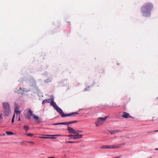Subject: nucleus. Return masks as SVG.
I'll use <instances>...</instances> for the list:
<instances>
[{
    "mask_svg": "<svg viewBox=\"0 0 158 158\" xmlns=\"http://www.w3.org/2000/svg\"><path fill=\"white\" fill-rule=\"evenodd\" d=\"M153 6L152 3L147 2L142 6L141 8V11L142 15L145 17L149 16Z\"/></svg>",
    "mask_w": 158,
    "mask_h": 158,
    "instance_id": "obj_1",
    "label": "nucleus"
},
{
    "mask_svg": "<svg viewBox=\"0 0 158 158\" xmlns=\"http://www.w3.org/2000/svg\"><path fill=\"white\" fill-rule=\"evenodd\" d=\"M28 113L27 114V118L28 119H30L31 116L35 120L37 123H40L41 120V119L38 116L35 115L33 113V111L29 109L28 110Z\"/></svg>",
    "mask_w": 158,
    "mask_h": 158,
    "instance_id": "obj_2",
    "label": "nucleus"
},
{
    "mask_svg": "<svg viewBox=\"0 0 158 158\" xmlns=\"http://www.w3.org/2000/svg\"><path fill=\"white\" fill-rule=\"evenodd\" d=\"M125 143H120L118 145H107L102 146L100 147L101 149H115L121 147V146L123 145L124 146Z\"/></svg>",
    "mask_w": 158,
    "mask_h": 158,
    "instance_id": "obj_3",
    "label": "nucleus"
},
{
    "mask_svg": "<svg viewBox=\"0 0 158 158\" xmlns=\"http://www.w3.org/2000/svg\"><path fill=\"white\" fill-rule=\"evenodd\" d=\"M3 105L4 109L5 115L7 116L11 112L9 104L7 102H3Z\"/></svg>",
    "mask_w": 158,
    "mask_h": 158,
    "instance_id": "obj_4",
    "label": "nucleus"
},
{
    "mask_svg": "<svg viewBox=\"0 0 158 158\" xmlns=\"http://www.w3.org/2000/svg\"><path fill=\"white\" fill-rule=\"evenodd\" d=\"M108 116L104 117H99L97 119V121L95 122V124L96 126H98L102 124L107 119Z\"/></svg>",
    "mask_w": 158,
    "mask_h": 158,
    "instance_id": "obj_5",
    "label": "nucleus"
},
{
    "mask_svg": "<svg viewBox=\"0 0 158 158\" xmlns=\"http://www.w3.org/2000/svg\"><path fill=\"white\" fill-rule=\"evenodd\" d=\"M82 131L80 130H77L76 132L73 134V139H80L82 138L83 135L82 134H80L79 133L82 132Z\"/></svg>",
    "mask_w": 158,
    "mask_h": 158,
    "instance_id": "obj_6",
    "label": "nucleus"
},
{
    "mask_svg": "<svg viewBox=\"0 0 158 158\" xmlns=\"http://www.w3.org/2000/svg\"><path fill=\"white\" fill-rule=\"evenodd\" d=\"M78 114V113L77 112H72L68 114H64V113L62 115L61 117H65L67 116H69L71 115H73L75 114Z\"/></svg>",
    "mask_w": 158,
    "mask_h": 158,
    "instance_id": "obj_7",
    "label": "nucleus"
},
{
    "mask_svg": "<svg viewBox=\"0 0 158 158\" xmlns=\"http://www.w3.org/2000/svg\"><path fill=\"white\" fill-rule=\"evenodd\" d=\"M67 130L69 133L73 134H74L77 131H75L72 127H70L69 126H68Z\"/></svg>",
    "mask_w": 158,
    "mask_h": 158,
    "instance_id": "obj_8",
    "label": "nucleus"
},
{
    "mask_svg": "<svg viewBox=\"0 0 158 158\" xmlns=\"http://www.w3.org/2000/svg\"><path fill=\"white\" fill-rule=\"evenodd\" d=\"M50 105L52 106L54 109L58 106L56 103L54 102V99L53 98H51V101L50 102Z\"/></svg>",
    "mask_w": 158,
    "mask_h": 158,
    "instance_id": "obj_9",
    "label": "nucleus"
},
{
    "mask_svg": "<svg viewBox=\"0 0 158 158\" xmlns=\"http://www.w3.org/2000/svg\"><path fill=\"white\" fill-rule=\"evenodd\" d=\"M62 116L63 114V112L62 109L59 108L58 106L55 109Z\"/></svg>",
    "mask_w": 158,
    "mask_h": 158,
    "instance_id": "obj_10",
    "label": "nucleus"
},
{
    "mask_svg": "<svg viewBox=\"0 0 158 158\" xmlns=\"http://www.w3.org/2000/svg\"><path fill=\"white\" fill-rule=\"evenodd\" d=\"M123 115L122 117L125 118H128L129 117H130V114L126 112H123Z\"/></svg>",
    "mask_w": 158,
    "mask_h": 158,
    "instance_id": "obj_11",
    "label": "nucleus"
},
{
    "mask_svg": "<svg viewBox=\"0 0 158 158\" xmlns=\"http://www.w3.org/2000/svg\"><path fill=\"white\" fill-rule=\"evenodd\" d=\"M120 131L118 130H111V131H109V132L111 134H114L116 133L119 132Z\"/></svg>",
    "mask_w": 158,
    "mask_h": 158,
    "instance_id": "obj_12",
    "label": "nucleus"
},
{
    "mask_svg": "<svg viewBox=\"0 0 158 158\" xmlns=\"http://www.w3.org/2000/svg\"><path fill=\"white\" fill-rule=\"evenodd\" d=\"M51 100V98L49 99H47L45 100H43L42 102V104H44V103H50L51 102L50 101Z\"/></svg>",
    "mask_w": 158,
    "mask_h": 158,
    "instance_id": "obj_13",
    "label": "nucleus"
},
{
    "mask_svg": "<svg viewBox=\"0 0 158 158\" xmlns=\"http://www.w3.org/2000/svg\"><path fill=\"white\" fill-rule=\"evenodd\" d=\"M15 112L16 114L17 115H20V111H19L18 109H15Z\"/></svg>",
    "mask_w": 158,
    "mask_h": 158,
    "instance_id": "obj_14",
    "label": "nucleus"
},
{
    "mask_svg": "<svg viewBox=\"0 0 158 158\" xmlns=\"http://www.w3.org/2000/svg\"><path fill=\"white\" fill-rule=\"evenodd\" d=\"M23 128L25 130V131L27 132L28 130H29V127L28 126H24L23 127Z\"/></svg>",
    "mask_w": 158,
    "mask_h": 158,
    "instance_id": "obj_15",
    "label": "nucleus"
},
{
    "mask_svg": "<svg viewBox=\"0 0 158 158\" xmlns=\"http://www.w3.org/2000/svg\"><path fill=\"white\" fill-rule=\"evenodd\" d=\"M39 138H44V139H55L56 138L55 137H43V136H40L39 137Z\"/></svg>",
    "mask_w": 158,
    "mask_h": 158,
    "instance_id": "obj_16",
    "label": "nucleus"
},
{
    "mask_svg": "<svg viewBox=\"0 0 158 158\" xmlns=\"http://www.w3.org/2000/svg\"><path fill=\"white\" fill-rule=\"evenodd\" d=\"M6 134H7L8 135H13L14 134V133H13L12 132H11V131H6Z\"/></svg>",
    "mask_w": 158,
    "mask_h": 158,
    "instance_id": "obj_17",
    "label": "nucleus"
},
{
    "mask_svg": "<svg viewBox=\"0 0 158 158\" xmlns=\"http://www.w3.org/2000/svg\"><path fill=\"white\" fill-rule=\"evenodd\" d=\"M64 125L69 124L72 123H73V121H70L68 122H64Z\"/></svg>",
    "mask_w": 158,
    "mask_h": 158,
    "instance_id": "obj_18",
    "label": "nucleus"
},
{
    "mask_svg": "<svg viewBox=\"0 0 158 158\" xmlns=\"http://www.w3.org/2000/svg\"><path fill=\"white\" fill-rule=\"evenodd\" d=\"M68 137H69L70 139H73V134H70L67 136Z\"/></svg>",
    "mask_w": 158,
    "mask_h": 158,
    "instance_id": "obj_19",
    "label": "nucleus"
},
{
    "mask_svg": "<svg viewBox=\"0 0 158 158\" xmlns=\"http://www.w3.org/2000/svg\"><path fill=\"white\" fill-rule=\"evenodd\" d=\"M78 142V141H68L65 142L66 143H77Z\"/></svg>",
    "mask_w": 158,
    "mask_h": 158,
    "instance_id": "obj_20",
    "label": "nucleus"
},
{
    "mask_svg": "<svg viewBox=\"0 0 158 158\" xmlns=\"http://www.w3.org/2000/svg\"><path fill=\"white\" fill-rule=\"evenodd\" d=\"M60 124L64 125V122H62V123H55V124H53V125H60Z\"/></svg>",
    "mask_w": 158,
    "mask_h": 158,
    "instance_id": "obj_21",
    "label": "nucleus"
},
{
    "mask_svg": "<svg viewBox=\"0 0 158 158\" xmlns=\"http://www.w3.org/2000/svg\"><path fill=\"white\" fill-rule=\"evenodd\" d=\"M48 135L49 136H61V135L58 134V135Z\"/></svg>",
    "mask_w": 158,
    "mask_h": 158,
    "instance_id": "obj_22",
    "label": "nucleus"
},
{
    "mask_svg": "<svg viewBox=\"0 0 158 158\" xmlns=\"http://www.w3.org/2000/svg\"><path fill=\"white\" fill-rule=\"evenodd\" d=\"M15 109H18L19 110V107L17 105H15Z\"/></svg>",
    "mask_w": 158,
    "mask_h": 158,
    "instance_id": "obj_23",
    "label": "nucleus"
},
{
    "mask_svg": "<svg viewBox=\"0 0 158 158\" xmlns=\"http://www.w3.org/2000/svg\"><path fill=\"white\" fill-rule=\"evenodd\" d=\"M15 116V114H14L13 116V118H12V121H11V122L12 123H13L14 122Z\"/></svg>",
    "mask_w": 158,
    "mask_h": 158,
    "instance_id": "obj_24",
    "label": "nucleus"
},
{
    "mask_svg": "<svg viewBox=\"0 0 158 158\" xmlns=\"http://www.w3.org/2000/svg\"><path fill=\"white\" fill-rule=\"evenodd\" d=\"M27 135L28 136H32L33 135V134L31 133H28L27 134Z\"/></svg>",
    "mask_w": 158,
    "mask_h": 158,
    "instance_id": "obj_25",
    "label": "nucleus"
},
{
    "mask_svg": "<svg viewBox=\"0 0 158 158\" xmlns=\"http://www.w3.org/2000/svg\"><path fill=\"white\" fill-rule=\"evenodd\" d=\"M16 118H18V121H20V115H18V116L17 115Z\"/></svg>",
    "mask_w": 158,
    "mask_h": 158,
    "instance_id": "obj_26",
    "label": "nucleus"
},
{
    "mask_svg": "<svg viewBox=\"0 0 158 158\" xmlns=\"http://www.w3.org/2000/svg\"><path fill=\"white\" fill-rule=\"evenodd\" d=\"M2 114H0V119H2Z\"/></svg>",
    "mask_w": 158,
    "mask_h": 158,
    "instance_id": "obj_27",
    "label": "nucleus"
},
{
    "mask_svg": "<svg viewBox=\"0 0 158 158\" xmlns=\"http://www.w3.org/2000/svg\"><path fill=\"white\" fill-rule=\"evenodd\" d=\"M28 143H31L34 144V143L33 142L29 141V142H28Z\"/></svg>",
    "mask_w": 158,
    "mask_h": 158,
    "instance_id": "obj_28",
    "label": "nucleus"
},
{
    "mask_svg": "<svg viewBox=\"0 0 158 158\" xmlns=\"http://www.w3.org/2000/svg\"><path fill=\"white\" fill-rule=\"evenodd\" d=\"M73 121V123H76L77 122V121Z\"/></svg>",
    "mask_w": 158,
    "mask_h": 158,
    "instance_id": "obj_29",
    "label": "nucleus"
},
{
    "mask_svg": "<svg viewBox=\"0 0 158 158\" xmlns=\"http://www.w3.org/2000/svg\"><path fill=\"white\" fill-rule=\"evenodd\" d=\"M47 158H55L54 157H48Z\"/></svg>",
    "mask_w": 158,
    "mask_h": 158,
    "instance_id": "obj_30",
    "label": "nucleus"
},
{
    "mask_svg": "<svg viewBox=\"0 0 158 158\" xmlns=\"http://www.w3.org/2000/svg\"><path fill=\"white\" fill-rule=\"evenodd\" d=\"M155 150H158V148H156L155 149Z\"/></svg>",
    "mask_w": 158,
    "mask_h": 158,
    "instance_id": "obj_31",
    "label": "nucleus"
},
{
    "mask_svg": "<svg viewBox=\"0 0 158 158\" xmlns=\"http://www.w3.org/2000/svg\"><path fill=\"white\" fill-rule=\"evenodd\" d=\"M158 131V130H156V131H154V132H157V131Z\"/></svg>",
    "mask_w": 158,
    "mask_h": 158,
    "instance_id": "obj_32",
    "label": "nucleus"
},
{
    "mask_svg": "<svg viewBox=\"0 0 158 158\" xmlns=\"http://www.w3.org/2000/svg\"><path fill=\"white\" fill-rule=\"evenodd\" d=\"M20 89L21 90H22V89H21V87L20 88Z\"/></svg>",
    "mask_w": 158,
    "mask_h": 158,
    "instance_id": "obj_33",
    "label": "nucleus"
},
{
    "mask_svg": "<svg viewBox=\"0 0 158 158\" xmlns=\"http://www.w3.org/2000/svg\"><path fill=\"white\" fill-rule=\"evenodd\" d=\"M1 135H0V136H1Z\"/></svg>",
    "mask_w": 158,
    "mask_h": 158,
    "instance_id": "obj_34",
    "label": "nucleus"
}]
</instances>
